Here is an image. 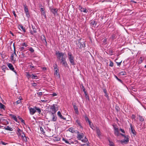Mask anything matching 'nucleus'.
Instances as JSON below:
<instances>
[{
  "instance_id": "9b49d317",
  "label": "nucleus",
  "mask_w": 146,
  "mask_h": 146,
  "mask_svg": "<svg viewBox=\"0 0 146 146\" xmlns=\"http://www.w3.org/2000/svg\"><path fill=\"white\" fill-rule=\"evenodd\" d=\"M30 113L31 115H33L36 112V110L35 108H29Z\"/></svg>"
},
{
  "instance_id": "e433bc0d",
  "label": "nucleus",
  "mask_w": 146,
  "mask_h": 146,
  "mask_svg": "<svg viewBox=\"0 0 146 146\" xmlns=\"http://www.w3.org/2000/svg\"><path fill=\"white\" fill-rule=\"evenodd\" d=\"M27 77H29V78H31L32 76V74H29V72H27Z\"/></svg>"
},
{
  "instance_id": "6ab92c4d",
  "label": "nucleus",
  "mask_w": 146,
  "mask_h": 146,
  "mask_svg": "<svg viewBox=\"0 0 146 146\" xmlns=\"http://www.w3.org/2000/svg\"><path fill=\"white\" fill-rule=\"evenodd\" d=\"M50 11L54 14L55 15L57 13V10H56L55 9L52 8L50 9Z\"/></svg>"
},
{
  "instance_id": "0e129e2a",
  "label": "nucleus",
  "mask_w": 146,
  "mask_h": 146,
  "mask_svg": "<svg viewBox=\"0 0 146 146\" xmlns=\"http://www.w3.org/2000/svg\"><path fill=\"white\" fill-rule=\"evenodd\" d=\"M52 95L53 96H56L57 95V94L56 93H53V94H52Z\"/></svg>"
},
{
  "instance_id": "e2e57ef3",
  "label": "nucleus",
  "mask_w": 146,
  "mask_h": 146,
  "mask_svg": "<svg viewBox=\"0 0 146 146\" xmlns=\"http://www.w3.org/2000/svg\"><path fill=\"white\" fill-rule=\"evenodd\" d=\"M44 9L43 8H40V11H41V12H42V11H44Z\"/></svg>"
},
{
  "instance_id": "5701e85b",
  "label": "nucleus",
  "mask_w": 146,
  "mask_h": 146,
  "mask_svg": "<svg viewBox=\"0 0 146 146\" xmlns=\"http://www.w3.org/2000/svg\"><path fill=\"white\" fill-rule=\"evenodd\" d=\"M22 138V139L24 141H27V138L25 136V134H22V137H21Z\"/></svg>"
},
{
  "instance_id": "de8ad7c7",
  "label": "nucleus",
  "mask_w": 146,
  "mask_h": 146,
  "mask_svg": "<svg viewBox=\"0 0 146 146\" xmlns=\"http://www.w3.org/2000/svg\"><path fill=\"white\" fill-rule=\"evenodd\" d=\"M0 143H1L3 145H6L7 144H8L7 143H5L3 141H1V142H0Z\"/></svg>"
},
{
  "instance_id": "4c0bfd02",
  "label": "nucleus",
  "mask_w": 146,
  "mask_h": 146,
  "mask_svg": "<svg viewBox=\"0 0 146 146\" xmlns=\"http://www.w3.org/2000/svg\"><path fill=\"white\" fill-rule=\"evenodd\" d=\"M109 145L110 146H114V145L113 143L110 140H109Z\"/></svg>"
},
{
  "instance_id": "a211bd4d",
  "label": "nucleus",
  "mask_w": 146,
  "mask_h": 146,
  "mask_svg": "<svg viewBox=\"0 0 146 146\" xmlns=\"http://www.w3.org/2000/svg\"><path fill=\"white\" fill-rule=\"evenodd\" d=\"M51 115L52 116V121H56L57 120V117L56 116L55 114H53L52 113V114H51Z\"/></svg>"
},
{
  "instance_id": "bb28decb",
  "label": "nucleus",
  "mask_w": 146,
  "mask_h": 146,
  "mask_svg": "<svg viewBox=\"0 0 146 146\" xmlns=\"http://www.w3.org/2000/svg\"><path fill=\"white\" fill-rule=\"evenodd\" d=\"M11 117L16 121H17V117L14 115L11 114Z\"/></svg>"
},
{
  "instance_id": "412c9836",
  "label": "nucleus",
  "mask_w": 146,
  "mask_h": 146,
  "mask_svg": "<svg viewBox=\"0 0 146 146\" xmlns=\"http://www.w3.org/2000/svg\"><path fill=\"white\" fill-rule=\"evenodd\" d=\"M41 38L42 39V42L44 44H45L46 45L47 44V42L46 41V38L44 36H41Z\"/></svg>"
},
{
  "instance_id": "4be33fe9",
  "label": "nucleus",
  "mask_w": 146,
  "mask_h": 146,
  "mask_svg": "<svg viewBox=\"0 0 146 146\" xmlns=\"http://www.w3.org/2000/svg\"><path fill=\"white\" fill-rule=\"evenodd\" d=\"M76 123L77 125H78V126L80 127V128H82V127L81 125L80 121L78 119L76 120Z\"/></svg>"
},
{
  "instance_id": "2eb2a0df",
  "label": "nucleus",
  "mask_w": 146,
  "mask_h": 146,
  "mask_svg": "<svg viewBox=\"0 0 146 146\" xmlns=\"http://www.w3.org/2000/svg\"><path fill=\"white\" fill-rule=\"evenodd\" d=\"M130 127L131 131V132L133 133V134L134 135H136V132L135 130H134V128L133 127L131 123L130 124Z\"/></svg>"
},
{
  "instance_id": "2f4dec72",
  "label": "nucleus",
  "mask_w": 146,
  "mask_h": 146,
  "mask_svg": "<svg viewBox=\"0 0 146 146\" xmlns=\"http://www.w3.org/2000/svg\"><path fill=\"white\" fill-rule=\"evenodd\" d=\"M68 130L69 131L71 132L72 133H73L74 132V129L73 127L70 128L68 129Z\"/></svg>"
},
{
  "instance_id": "1a4fd4ad",
  "label": "nucleus",
  "mask_w": 146,
  "mask_h": 146,
  "mask_svg": "<svg viewBox=\"0 0 146 146\" xmlns=\"http://www.w3.org/2000/svg\"><path fill=\"white\" fill-rule=\"evenodd\" d=\"M17 131V133L19 137H21L22 134H24L23 131L21 130L19 128L18 129Z\"/></svg>"
},
{
  "instance_id": "c756f323",
  "label": "nucleus",
  "mask_w": 146,
  "mask_h": 146,
  "mask_svg": "<svg viewBox=\"0 0 146 146\" xmlns=\"http://www.w3.org/2000/svg\"><path fill=\"white\" fill-rule=\"evenodd\" d=\"M85 97L86 99L87 100H88L89 101V97L88 95L86 93V92H85Z\"/></svg>"
},
{
  "instance_id": "49530a36",
  "label": "nucleus",
  "mask_w": 146,
  "mask_h": 146,
  "mask_svg": "<svg viewBox=\"0 0 146 146\" xmlns=\"http://www.w3.org/2000/svg\"><path fill=\"white\" fill-rule=\"evenodd\" d=\"M40 129L41 131L43 133V134L45 133V132L44 131V130L43 128H42L41 127H40Z\"/></svg>"
},
{
  "instance_id": "ea45409f",
  "label": "nucleus",
  "mask_w": 146,
  "mask_h": 146,
  "mask_svg": "<svg viewBox=\"0 0 146 146\" xmlns=\"http://www.w3.org/2000/svg\"><path fill=\"white\" fill-rule=\"evenodd\" d=\"M120 74L121 75H126V73L125 71H122V72H120Z\"/></svg>"
},
{
  "instance_id": "13d9d810",
  "label": "nucleus",
  "mask_w": 146,
  "mask_h": 146,
  "mask_svg": "<svg viewBox=\"0 0 146 146\" xmlns=\"http://www.w3.org/2000/svg\"><path fill=\"white\" fill-rule=\"evenodd\" d=\"M37 94H38L39 95L41 96V95H42V93L41 92H39L37 93Z\"/></svg>"
},
{
  "instance_id": "a18cd8bd",
  "label": "nucleus",
  "mask_w": 146,
  "mask_h": 146,
  "mask_svg": "<svg viewBox=\"0 0 146 146\" xmlns=\"http://www.w3.org/2000/svg\"><path fill=\"white\" fill-rule=\"evenodd\" d=\"M115 77L118 81H119V82H120L121 83H122V81L120 79H119L116 76H115Z\"/></svg>"
},
{
  "instance_id": "7c9ffc66",
  "label": "nucleus",
  "mask_w": 146,
  "mask_h": 146,
  "mask_svg": "<svg viewBox=\"0 0 146 146\" xmlns=\"http://www.w3.org/2000/svg\"><path fill=\"white\" fill-rule=\"evenodd\" d=\"M58 69H56V70H54V74L55 75H56L57 76H58L59 74H58Z\"/></svg>"
},
{
  "instance_id": "aec40b11",
  "label": "nucleus",
  "mask_w": 146,
  "mask_h": 146,
  "mask_svg": "<svg viewBox=\"0 0 146 146\" xmlns=\"http://www.w3.org/2000/svg\"><path fill=\"white\" fill-rule=\"evenodd\" d=\"M114 133L115 135L118 136L119 135L118 129L117 128L114 127Z\"/></svg>"
},
{
  "instance_id": "6e6d98bb",
  "label": "nucleus",
  "mask_w": 146,
  "mask_h": 146,
  "mask_svg": "<svg viewBox=\"0 0 146 146\" xmlns=\"http://www.w3.org/2000/svg\"><path fill=\"white\" fill-rule=\"evenodd\" d=\"M142 58L141 57L139 59V63H141L142 62Z\"/></svg>"
},
{
  "instance_id": "c85d7f7f",
  "label": "nucleus",
  "mask_w": 146,
  "mask_h": 146,
  "mask_svg": "<svg viewBox=\"0 0 146 146\" xmlns=\"http://www.w3.org/2000/svg\"><path fill=\"white\" fill-rule=\"evenodd\" d=\"M139 120L141 121H143L144 120V118L143 117V116H141L140 115H139Z\"/></svg>"
},
{
  "instance_id": "9d476101",
  "label": "nucleus",
  "mask_w": 146,
  "mask_h": 146,
  "mask_svg": "<svg viewBox=\"0 0 146 146\" xmlns=\"http://www.w3.org/2000/svg\"><path fill=\"white\" fill-rule=\"evenodd\" d=\"M17 56L16 54L15 51L14 50V52L12 54L11 56V58L12 61H15L16 60L15 57Z\"/></svg>"
},
{
  "instance_id": "4d7b16f0",
  "label": "nucleus",
  "mask_w": 146,
  "mask_h": 146,
  "mask_svg": "<svg viewBox=\"0 0 146 146\" xmlns=\"http://www.w3.org/2000/svg\"><path fill=\"white\" fill-rule=\"evenodd\" d=\"M13 14L14 15V16L15 17H16L17 16V15L15 13V11H13Z\"/></svg>"
},
{
  "instance_id": "f3484780",
  "label": "nucleus",
  "mask_w": 146,
  "mask_h": 146,
  "mask_svg": "<svg viewBox=\"0 0 146 146\" xmlns=\"http://www.w3.org/2000/svg\"><path fill=\"white\" fill-rule=\"evenodd\" d=\"M57 115L61 119H63L64 120H66V119L65 117H64L62 115L61 112L60 111H58L57 113Z\"/></svg>"
},
{
  "instance_id": "774afa93",
  "label": "nucleus",
  "mask_w": 146,
  "mask_h": 146,
  "mask_svg": "<svg viewBox=\"0 0 146 146\" xmlns=\"http://www.w3.org/2000/svg\"><path fill=\"white\" fill-rule=\"evenodd\" d=\"M135 116L134 115H132L131 116L132 118L134 119L135 118Z\"/></svg>"
},
{
  "instance_id": "58836bf2",
  "label": "nucleus",
  "mask_w": 146,
  "mask_h": 146,
  "mask_svg": "<svg viewBox=\"0 0 146 146\" xmlns=\"http://www.w3.org/2000/svg\"><path fill=\"white\" fill-rule=\"evenodd\" d=\"M20 27L24 33H25L26 32L25 29L23 26L21 25L20 26Z\"/></svg>"
},
{
  "instance_id": "864d4df0",
  "label": "nucleus",
  "mask_w": 146,
  "mask_h": 146,
  "mask_svg": "<svg viewBox=\"0 0 146 146\" xmlns=\"http://www.w3.org/2000/svg\"><path fill=\"white\" fill-rule=\"evenodd\" d=\"M56 69H58V68H57V65L55 64V66H54V70H56Z\"/></svg>"
},
{
  "instance_id": "ddd939ff",
  "label": "nucleus",
  "mask_w": 146,
  "mask_h": 146,
  "mask_svg": "<svg viewBox=\"0 0 146 146\" xmlns=\"http://www.w3.org/2000/svg\"><path fill=\"white\" fill-rule=\"evenodd\" d=\"M73 105L75 113L77 114H78L79 113L78 109L77 106H76V104L75 103L73 104Z\"/></svg>"
},
{
  "instance_id": "cd10ccee",
  "label": "nucleus",
  "mask_w": 146,
  "mask_h": 146,
  "mask_svg": "<svg viewBox=\"0 0 146 146\" xmlns=\"http://www.w3.org/2000/svg\"><path fill=\"white\" fill-rule=\"evenodd\" d=\"M0 108L1 109L4 110L5 108V107L3 104L0 103Z\"/></svg>"
},
{
  "instance_id": "b1692460",
  "label": "nucleus",
  "mask_w": 146,
  "mask_h": 146,
  "mask_svg": "<svg viewBox=\"0 0 146 146\" xmlns=\"http://www.w3.org/2000/svg\"><path fill=\"white\" fill-rule=\"evenodd\" d=\"M35 108L36 110V111L39 114H40L41 112L40 109L36 106L35 107Z\"/></svg>"
},
{
  "instance_id": "423d86ee",
  "label": "nucleus",
  "mask_w": 146,
  "mask_h": 146,
  "mask_svg": "<svg viewBox=\"0 0 146 146\" xmlns=\"http://www.w3.org/2000/svg\"><path fill=\"white\" fill-rule=\"evenodd\" d=\"M120 134L122 136L124 137H125V138H126V139H123V140H122L121 141V142L123 143H124L125 142L128 143V142L129 141V136L128 135L125 136V135L122 134L121 133H120Z\"/></svg>"
},
{
  "instance_id": "4468645a",
  "label": "nucleus",
  "mask_w": 146,
  "mask_h": 146,
  "mask_svg": "<svg viewBox=\"0 0 146 146\" xmlns=\"http://www.w3.org/2000/svg\"><path fill=\"white\" fill-rule=\"evenodd\" d=\"M96 131L98 136L99 137H100L101 135V133L99 128L96 127Z\"/></svg>"
},
{
  "instance_id": "393cba45",
  "label": "nucleus",
  "mask_w": 146,
  "mask_h": 146,
  "mask_svg": "<svg viewBox=\"0 0 146 146\" xmlns=\"http://www.w3.org/2000/svg\"><path fill=\"white\" fill-rule=\"evenodd\" d=\"M4 129L5 130L9 131H12L13 130L12 128L9 127V126H7L6 127H5Z\"/></svg>"
},
{
  "instance_id": "a19ab883",
  "label": "nucleus",
  "mask_w": 146,
  "mask_h": 146,
  "mask_svg": "<svg viewBox=\"0 0 146 146\" xmlns=\"http://www.w3.org/2000/svg\"><path fill=\"white\" fill-rule=\"evenodd\" d=\"M29 50L31 52V53H33L34 52V50L32 48V47H31L29 49Z\"/></svg>"
},
{
  "instance_id": "603ef678",
  "label": "nucleus",
  "mask_w": 146,
  "mask_h": 146,
  "mask_svg": "<svg viewBox=\"0 0 146 146\" xmlns=\"http://www.w3.org/2000/svg\"><path fill=\"white\" fill-rule=\"evenodd\" d=\"M109 65H110V66H111V67L113 66V63L112 62H110Z\"/></svg>"
},
{
  "instance_id": "8fccbe9b",
  "label": "nucleus",
  "mask_w": 146,
  "mask_h": 146,
  "mask_svg": "<svg viewBox=\"0 0 146 146\" xmlns=\"http://www.w3.org/2000/svg\"><path fill=\"white\" fill-rule=\"evenodd\" d=\"M21 102V100H17L16 102V103H17V104H20Z\"/></svg>"
},
{
  "instance_id": "3c124183",
  "label": "nucleus",
  "mask_w": 146,
  "mask_h": 146,
  "mask_svg": "<svg viewBox=\"0 0 146 146\" xmlns=\"http://www.w3.org/2000/svg\"><path fill=\"white\" fill-rule=\"evenodd\" d=\"M69 142V143H68V144L70 145L71 144H73L74 143V142L73 141H70V140H69V141H68Z\"/></svg>"
},
{
  "instance_id": "dca6fc26",
  "label": "nucleus",
  "mask_w": 146,
  "mask_h": 146,
  "mask_svg": "<svg viewBox=\"0 0 146 146\" xmlns=\"http://www.w3.org/2000/svg\"><path fill=\"white\" fill-rule=\"evenodd\" d=\"M84 136V134L83 133L81 134L78 133L77 134V138L78 139L80 140L81 139L83 138Z\"/></svg>"
},
{
  "instance_id": "f8f14e48",
  "label": "nucleus",
  "mask_w": 146,
  "mask_h": 146,
  "mask_svg": "<svg viewBox=\"0 0 146 146\" xmlns=\"http://www.w3.org/2000/svg\"><path fill=\"white\" fill-rule=\"evenodd\" d=\"M79 8L81 12H83L84 13H87L88 12V10H87L86 8H82L81 6H79Z\"/></svg>"
},
{
  "instance_id": "09e8293b",
  "label": "nucleus",
  "mask_w": 146,
  "mask_h": 146,
  "mask_svg": "<svg viewBox=\"0 0 146 146\" xmlns=\"http://www.w3.org/2000/svg\"><path fill=\"white\" fill-rule=\"evenodd\" d=\"M29 66H30V68H35V66H33V64L32 63L31 64H30L29 65Z\"/></svg>"
},
{
  "instance_id": "f03ea898",
  "label": "nucleus",
  "mask_w": 146,
  "mask_h": 146,
  "mask_svg": "<svg viewBox=\"0 0 146 146\" xmlns=\"http://www.w3.org/2000/svg\"><path fill=\"white\" fill-rule=\"evenodd\" d=\"M80 40H78L76 41V44L77 45L78 48H82L83 47L84 48L85 46V44L84 42H83L82 43V42H80Z\"/></svg>"
},
{
  "instance_id": "f257e3e1",
  "label": "nucleus",
  "mask_w": 146,
  "mask_h": 146,
  "mask_svg": "<svg viewBox=\"0 0 146 146\" xmlns=\"http://www.w3.org/2000/svg\"><path fill=\"white\" fill-rule=\"evenodd\" d=\"M50 112H51V114H52V113L53 114H55L58 110L57 105L56 104H53L50 106Z\"/></svg>"
},
{
  "instance_id": "37998d69",
  "label": "nucleus",
  "mask_w": 146,
  "mask_h": 146,
  "mask_svg": "<svg viewBox=\"0 0 146 146\" xmlns=\"http://www.w3.org/2000/svg\"><path fill=\"white\" fill-rule=\"evenodd\" d=\"M115 109L117 111H118L120 110V108L119 107L117 106V105H116L115 106Z\"/></svg>"
},
{
  "instance_id": "a878e982",
  "label": "nucleus",
  "mask_w": 146,
  "mask_h": 146,
  "mask_svg": "<svg viewBox=\"0 0 146 146\" xmlns=\"http://www.w3.org/2000/svg\"><path fill=\"white\" fill-rule=\"evenodd\" d=\"M41 13L42 16H44L45 19H46V15L45 12L44 11L41 12Z\"/></svg>"
},
{
  "instance_id": "338daca9",
  "label": "nucleus",
  "mask_w": 146,
  "mask_h": 146,
  "mask_svg": "<svg viewBox=\"0 0 146 146\" xmlns=\"http://www.w3.org/2000/svg\"><path fill=\"white\" fill-rule=\"evenodd\" d=\"M21 56H22L23 57H25L26 56H25V54L23 53H22Z\"/></svg>"
},
{
  "instance_id": "c03bdc74",
  "label": "nucleus",
  "mask_w": 146,
  "mask_h": 146,
  "mask_svg": "<svg viewBox=\"0 0 146 146\" xmlns=\"http://www.w3.org/2000/svg\"><path fill=\"white\" fill-rule=\"evenodd\" d=\"M60 60H61V62H64V61H65V59L63 57V56H62V57L61 58H60Z\"/></svg>"
},
{
  "instance_id": "bf43d9fd",
  "label": "nucleus",
  "mask_w": 146,
  "mask_h": 146,
  "mask_svg": "<svg viewBox=\"0 0 146 146\" xmlns=\"http://www.w3.org/2000/svg\"><path fill=\"white\" fill-rule=\"evenodd\" d=\"M120 130L122 133H125V131L123 129H120Z\"/></svg>"
},
{
  "instance_id": "052dcab7",
  "label": "nucleus",
  "mask_w": 146,
  "mask_h": 146,
  "mask_svg": "<svg viewBox=\"0 0 146 146\" xmlns=\"http://www.w3.org/2000/svg\"><path fill=\"white\" fill-rule=\"evenodd\" d=\"M37 84L36 83H34L32 85L33 86H36Z\"/></svg>"
},
{
  "instance_id": "f704fd0d",
  "label": "nucleus",
  "mask_w": 146,
  "mask_h": 146,
  "mask_svg": "<svg viewBox=\"0 0 146 146\" xmlns=\"http://www.w3.org/2000/svg\"><path fill=\"white\" fill-rule=\"evenodd\" d=\"M31 78L33 79H37V76H35L32 74Z\"/></svg>"
},
{
  "instance_id": "473e14b6",
  "label": "nucleus",
  "mask_w": 146,
  "mask_h": 146,
  "mask_svg": "<svg viewBox=\"0 0 146 146\" xmlns=\"http://www.w3.org/2000/svg\"><path fill=\"white\" fill-rule=\"evenodd\" d=\"M61 63H62V64L64 65L65 67H66L67 66V64L66 61H64V62H61Z\"/></svg>"
},
{
  "instance_id": "39448f33",
  "label": "nucleus",
  "mask_w": 146,
  "mask_h": 146,
  "mask_svg": "<svg viewBox=\"0 0 146 146\" xmlns=\"http://www.w3.org/2000/svg\"><path fill=\"white\" fill-rule=\"evenodd\" d=\"M97 21L95 20H92L90 22L91 26L92 27H95L96 26Z\"/></svg>"
},
{
  "instance_id": "20e7f679",
  "label": "nucleus",
  "mask_w": 146,
  "mask_h": 146,
  "mask_svg": "<svg viewBox=\"0 0 146 146\" xmlns=\"http://www.w3.org/2000/svg\"><path fill=\"white\" fill-rule=\"evenodd\" d=\"M23 6L24 7V11L25 13L26 16L29 18L30 17V15L29 11V10L27 6L26 5H24Z\"/></svg>"
},
{
  "instance_id": "c9c22d12",
  "label": "nucleus",
  "mask_w": 146,
  "mask_h": 146,
  "mask_svg": "<svg viewBox=\"0 0 146 146\" xmlns=\"http://www.w3.org/2000/svg\"><path fill=\"white\" fill-rule=\"evenodd\" d=\"M62 140L63 141H65L66 143L68 144V143H69V142L65 138H63L62 139Z\"/></svg>"
},
{
  "instance_id": "72a5a7b5",
  "label": "nucleus",
  "mask_w": 146,
  "mask_h": 146,
  "mask_svg": "<svg viewBox=\"0 0 146 146\" xmlns=\"http://www.w3.org/2000/svg\"><path fill=\"white\" fill-rule=\"evenodd\" d=\"M85 119L86 121H88V122L89 123V124H90V123H91V121H90L89 120L88 118L86 116L85 117Z\"/></svg>"
},
{
  "instance_id": "69168bd1",
  "label": "nucleus",
  "mask_w": 146,
  "mask_h": 146,
  "mask_svg": "<svg viewBox=\"0 0 146 146\" xmlns=\"http://www.w3.org/2000/svg\"><path fill=\"white\" fill-rule=\"evenodd\" d=\"M88 144H89L88 143H87V144L86 145L84 144H83V145H82V146H89V145H88Z\"/></svg>"
},
{
  "instance_id": "7ed1b4c3",
  "label": "nucleus",
  "mask_w": 146,
  "mask_h": 146,
  "mask_svg": "<svg viewBox=\"0 0 146 146\" xmlns=\"http://www.w3.org/2000/svg\"><path fill=\"white\" fill-rule=\"evenodd\" d=\"M68 58L70 62L73 65L75 64L74 61V57L71 53H68Z\"/></svg>"
},
{
  "instance_id": "79ce46f5",
  "label": "nucleus",
  "mask_w": 146,
  "mask_h": 146,
  "mask_svg": "<svg viewBox=\"0 0 146 146\" xmlns=\"http://www.w3.org/2000/svg\"><path fill=\"white\" fill-rule=\"evenodd\" d=\"M82 141L83 142H86L87 141H88V140L87 138L85 137L84 139L82 140Z\"/></svg>"
},
{
  "instance_id": "6e6552de",
  "label": "nucleus",
  "mask_w": 146,
  "mask_h": 146,
  "mask_svg": "<svg viewBox=\"0 0 146 146\" xmlns=\"http://www.w3.org/2000/svg\"><path fill=\"white\" fill-rule=\"evenodd\" d=\"M7 65L8 67L13 72H14L15 73H16L14 68L11 64L8 63L7 64Z\"/></svg>"
},
{
  "instance_id": "0eeeda50",
  "label": "nucleus",
  "mask_w": 146,
  "mask_h": 146,
  "mask_svg": "<svg viewBox=\"0 0 146 146\" xmlns=\"http://www.w3.org/2000/svg\"><path fill=\"white\" fill-rule=\"evenodd\" d=\"M56 54L57 55V58L59 60H60L61 58L64 56V54L62 52H60L58 51L56 52Z\"/></svg>"
},
{
  "instance_id": "5fc2aeb1",
  "label": "nucleus",
  "mask_w": 146,
  "mask_h": 146,
  "mask_svg": "<svg viewBox=\"0 0 146 146\" xmlns=\"http://www.w3.org/2000/svg\"><path fill=\"white\" fill-rule=\"evenodd\" d=\"M24 49V48L23 47H21L20 48V49L21 51H23Z\"/></svg>"
},
{
  "instance_id": "680f3d73",
  "label": "nucleus",
  "mask_w": 146,
  "mask_h": 146,
  "mask_svg": "<svg viewBox=\"0 0 146 146\" xmlns=\"http://www.w3.org/2000/svg\"><path fill=\"white\" fill-rule=\"evenodd\" d=\"M22 45L23 46H27L26 43H23Z\"/></svg>"
}]
</instances>
